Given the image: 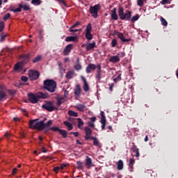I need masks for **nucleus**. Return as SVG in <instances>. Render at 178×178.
<instances>
[{
  "instance_id": "nucleus-1",
  "label": "nucleus",
  "mask_w": 178,
  "mask_h": 178,
  "mask_svg": "<svg viewBox=\"0 0 178 178\" xmlns=\"http://www.w3.org/2000/svg\"><path fill=\"white\" fill-rule=\"evenodd\" d=\"M49 97L48 93H43L42 92H38L35 95L33 93H29L28 98L31 104H38L39 99H47Z\"/></svg>"
},
{
  "instance_id": "nucleus-2",
  "label": "nucleus",
  "mask_w": 178,
  "mask_h": 178,
  "mask_svg": "<svg viewBox=\"0 0 178 178\" xmlns=\"http://www.w3.org/2000/svg\"><path fill=\"white\" fill-rule=\"evenodd\" d=\"M56 81L54 79H46L43 82V88L49 92H55L56 91Z\"/></svg>"
},
{
  "instance_id": "nucleus-3",
  "label": "nucleus",
  "mask_w": 178,
  "mask_h": 178,
  "mask_svg": "<svg viewBox=\"0 0 178 178\" xmlns=\"http://www.w3.org/2000/svg\"><path fill=\"white\" fill-rule=\"evenodd\" d=\"M118 15L120 20L129 21L130 19H131V11L126 10L124 12V8L120 6L118 8Z\"/></svg>"
},
{
  "instance_id": "nucleus-4",
  "label": "nucleus",
  "mask_w": 178,
  "mask_h": 178,
  "mask_svg": "<svg viewBox=\"0 0 178 178\" xmlns=\"http://www.w3.org/2000/svg\"><path fill=\"white\" fill-rule=\"evenodd\" d=\"M101 10V5L95 4V6H91L89 8V12L94 19L98 18V11Z\"/></svg>"
},
{
  "instance_id": "nucleus-5",
  "label": "nucleus",
  "mask_w": 178,
  "mask_h": 178,
  "mask_svg": "<svg viewBox=\"0 0 178 178\" xmlns=\"http://www.w3.org/2000/svg\"><path fill=\"white\" fill-rule=\"evenodd\" d=\"M42 108L48 112H54V111L56 109V107L54 105V102L51 101L46 102V103L42 106Z\"/></svg>"
},
{
  "instance_id": "nucleus-6",
  "label": "nucleus",
  "mask_w": 178,
  "mask_h": 178,
  "mask_svg": "<svg viewBox=\"0 0 178 178\" xmlns=\"http://www.w3.org/2000/svg\"><path fill=\"white\" fill-rule=\"evenodd\" d=\"M28 74L31 81L38 80V79L40 78V72L34 70H29Z\"/></svg>"
},
{
  "instance_id": "nucleus-7",
  "label": "nucleus",
  "mask_w": 178,
  "mask_h": 178,
  "mask_svg": "<svg viewBox=\"0 0 178 178\" xmlns=\"http://www.w3.org/2000/svg\"><path fill=\"white\" fill-rule=\"evenodd\" d=\"M22 9L24 10L25 12H28V10H30V5L29 4H22L19 3L18 5V8L15 9H11V12H14V13H16L17 12H22Z\"/></svg>"
},
{
  "instance_id": "nucleus-8",
  "label": "nucleus",
  "mask_w": 178,
  "mask_h": 178,
  "mask_svg": "<svg viewBox=\"0 0 178 178\" xmlns=\"http://www.w3.org/2000/svg\"><path fill=\"white\" fill-rule=\"evenodd\" d=\"M50 130H51V131H58L59 134L62 135L63 138L67 137V131L65 129H60L58 127H51Z\"/></svg>"
},
{
  "instance_id": "nucleus-9",
  "label": "nucleus",
  "mask_w": 178,
  "mask_h": 178,
  "mask_svg": "<svg viewBox=\"0 0 178 178\" xmlns=\"http://www.w3.org/2000/svg\"><path fill=\"white\" fill-rule=\"evenodd\" d=\"M21 63L22 65H26L30 62V54H22L20 56Z\"/></svg>"
},
{
  "instance_id": "nucleus-10",
  "label": "nucleus",
  "mask_w": 178,
  "mask_h": 178,
  "mask_svg": "<svg viewBox=\"0 0 178 178\" xmlns=\"http://www.w3.org/2000/svg\"><path fill=\"white\" fill-rule=\"evenodd\" d=\"M84 130L86 133L85 140H90V138L92 137L91 134H92V131L88 127H85Z\"/></svg>"
},
{
  "instance_id": "nucleus-11",
  "label": "nucleus",
  "mask_w": 178,
  "mask_h": 178,
  "mask_svg": "<svg viewBox=\"0 0 178 178\" xmlns=\"http://www.w3.org/2000/svg\"><path fill=\"white\" fill-rule=\"evenodd\" d=\"M72 49H73V44H67L63 51V55H65V56L69 55V53L72 52Z\"/></svg>"
},
{
  "instance_id": "nucleus-12",
  "label": "nucleus",
  "mask_w": 178,
  "mask_h": 178,
  "mask_svg": "<svg viewBox=\"0 0 178 178\" xmlns=\"http://www.w3.org/2000/svg\"><path fill=\"white\" fill-rule=\"evenodd\" d=\"M97 69V65L95 64L90 63L86 68V73H91L92 70H95Z\"/></svg>"
},
{
  "instance_id": "nucleus-13",
  "label": "nucleus",
  "mask_w": 178,
  "mask_h": 178,
  "mask_svg": "<svg viewBox=\"0 0 178 178\" xmlns=\"http://www.w3.org/2000/svg\"><path fill=\"white\" fill-rule=\"evenodd\" d=\"M35 130H38V131H42L44 130V120L37 122Z\"/></svg>"
},
{
  "instance_id": "nucleus-14",
  "label": "nucleus",
  "mask_w": 178,
  "mask_h": 178,
  "mask_svg": "<svg viewBox=\"0 0 178 178\" xmlns=\"http://www.w3.org/2000/svg\"><path fill=\"white\" fill-rule=\"evenodd\" d=\"M117 9L116 8H114L111 11V16L112 20H118L119 19V15H118Z\"/></svg>"
},
{
  "instance_id": "nucleus-15",
  "label": "nucleus",
  "mask_w": 178,
  "mask_h": 178,
  "mask_svg": "<svg viewBox=\"0 0 178 178\" xmlns=\"http://www.w3.org/2000/svg\"><path fill=\"white\" fill-rule=\"evenodd\" d=\"M81 79L83 81V90L85 92H88V91H90V86H88V83H87V80L84 76H81Z\"/></svg>"
},
{
  "instance_id": "nucleus-16",
  "label": "nucleus",
  "mask_w": 178,
  "mask_h": 178,
  "mask_svg": "<svg viewBox=\"0 0 178 178\" xmlns=\"http://www.w3.org/2000/svg\"><path fill=\"white\" fill-rule=\"evenodd\" d=\"M74 94L75 97H80V95H81V87L80 85L77 84L76 86Z\"/></svg>"
},
{
  "instance_id": "nucleus-17",
  "label": "nucleus",
  "mask_w": 178,
  "mask_h": 178,
  "mask_svg": "<svg viewBox=\"0 0 178 178\" xmlns=\"http://www.w3.org/2000/svg\"><path fill=\"white\" fill-rule=\"evenodd\" d=\"M92 165V160L88 156L85 159V166L88 167V169H90Z\"/></svg>"
},
{
  "instance_id": "nucleus-18",
  "label": "nucleus",
  "mask_w": 178,
  "mask_h": 178,
  "mask_svg": "<svg viewBox=\"0 0 178 178\" xmlns=\"http://www.w3.org/2000/svg\"><path fill=\"white\" fill-rule=\"evenodd\" d=\"M37 123H38V122L37 121V120H31V121H29V129H32L33 130H35V128L37 127Z\"/></svg>"
},
{
  "instance_id": "nucleus-19",
  "label": "nucleus",
  "mask_w": 178,
  "mask_h": 178,
  "mask_svg": "<svg viewBox=\"0 0 178 178\" xmlns=\"http://www.w3.org/2000/svg\"><path fill=\"white\" fill-rule=\"evenodd\" d=\"M118 37L122 42H129V41H131V39L130 38L126 39L122 33H118Z\"/></svg>"
},
{
  "instance_id": "nucleus-20",
  "label": "nucleus",
  "mask_w": 178,
  "mask_h": 178,
  "mask_svg": "<svg viewBox=\"0 0 178 178\" xmlns=\"http://www.w3.org/2000/svg\"><path fill=\"white\" fill-rule=\"evenodd\" d=\"M8 97V95H6V92L3 91V90L1 89L0 90V102H2L6 99Z\"/></svg>"
},
{
  "instance_id": "nucleus-21",
  "label": "nucleus",
  "mask_w": 178,
  "mask_h": 178,
  "mask_svg": "<svg viewBox=\"0 0 178 178\" xmlns=\"http://www.w3.org/2000/svg\"><path fill=\"white\" fill-rule=\"evenodd\" d=\"M109 62H111V63H119L120 58L118 56H111L109 58Z\"/></svg>"
},
{
  "instance_id": "nucleus-22",
  "label": "nucleus",
  "mask_w": 178,
  "mask_h": 178,
  "mask_svg": "<svg viewBox=\"0 0 178 178\" xmlns=\"http://www.w3.org/2000/svg\"><path fill=\"white\" fill-rule=\"evenodd\" d=\"M74 75V70H69L66 75H65V77L66 79H67L68 80H70L72 79H73V76Z\"/></svg>"
},
{
  "instance_id": "nucleus-23",
  "label": "nucleus",
  "mask_w": 178,
  "mask_h": 178,
  "mask_svg": "<svg viewBox=\"0 0 178 178\" xmlns=\"http://www.w3.org/2000/svg\"><path fill=\"white\" fill-rule=\"evenodd\" d=\"M76 42L77 41V36H68L65 38V42Z\"/></svg>"
},
{
  "instance_id": "nucleus-24",
  "label": "nucleus",
  "mask_w": 178,
  "mask_h": 178,
  "mask_svg": "<svg viewBox=\"0 0 178 178\" xmlns=\"http://www.w3.org/2000/svg\"><path fill=\"white\" fill-rule=\"evenodd\" d=\"M96 43L95 42H92V43H89L86 44V51H91V49H94L95 48Z\"/></svg>"
},
{
  "instance_id": "nucleus-25",
  "label": "nucleus",
  "mask_w": 178,
  "mask_h": 178,
  "mask_svg": "<svg viewBox=\"0 0 178 178\" xmlns=\"http://www.w3.org/2000/svg\"><path fill=\"white\" fill-rule=\"evenodd\" d=\"M76 108L78 109V111H79V112H84L87 106H86L84 104H79L76 105Z\"/></svg>"
},
{
  "instance_id": "nucleus-26",
  "label": "nucleus",
  "mask_w": 178,
  "mask_h": 178,
  "mask_svg": "<svg viewBox=\"0 0 178 178\" xmlns=\"http://www.w3.org/2000/svg\"><path fill=\"white\" fill-rule=\"evenodd\" d=\"M63 124H65V126H66V127H67V130L69 131L73 130V124H72L71 123H70L67 121H64L63 122Z\"/></svg>"
},
{
  "instance_id": "nucleus-27",
  "label": "nucleus",
  "mask_w": 178,
  "mask_h": 178,
  "mask_svg": "<svg viewBox=\"0 0 178 178\" xmlns=\"http://www.w3.org/2000/svg\"><path fill=\"white\" fill-rule=\"evenodd\" d=\"M117 169L118 170H123V161L119 160L117 162Z\"/></svg>"
},
{
  "instance_id": "nucleus-28",
  "label": "nucleus",
  "mask_w": 178,
  "mask_h": 178,
  "mask_svg": "<svg viewBox=\"0 0 178 178\" xmlns=\"http://www.w3.org/2000/svg\"><path fill=\"white\" fill-rule=\"evenodd\" d=\"M90 139L93 140V145H95V147H99V140H98V138L92 136Z\"/></svg>"
},
{
  "instance_id": "nucleus-29",
  "label": "nucleus",
  "mask_w": 178,
  "mask_h": 178,
  "mask_svg": "<svg viewBox=\"0 0 178 178\" xmlns=\"http://www.w3.org/2000/svg\"><path fill=\"white\" fill-rule=\"evenodd\" d=\"M100 116L102 117L100 122L101 123L106 122V118L105 117V112L101 111Z\"/></svg>"
},
{
  "instance_id": "nucleus-30",
  "label": "nucleus",
  "mask_w": 178,
  "mask_h": 178,
  "mask_svg": "<svg viewBox=\"0 0 178 178\" xmlns=\"http://www.w3.org/2000/svg\"><path fill=\"white\" fill-rule=\"evenodd\" d=\"M76 120H78V128L83 129V126H84V122H83V120L81 118H76Z\"/></svg>"
},
{
  "instance_id": "nucleus-31",
  "label": "nucleus",
  "mask_w": 178,
  "mask_h": 178,
  "mask_svg": "<svg viewBox=\"0 0 178 178\" xmlns=\"http://www.w3.org/2000/svg\"><path fill=\"white\" fill-rule=\"evenodd\" d=\"M76 164H77L78 170H83V169H84V165H83V162L79 161L76 162Z\"/></svg>"
},
{
  "instance_id": "nucleus-32",
  "label": "nucleus",
  "mask_w": 178,
  "mask_h": 178,
  "mask_svg": "<svg viewBox=\"0 0 178 178\" xmlns=\"http://www.w3.org/2000/svg\"><path fill=\"white\" fill-rule=\"evenodd\" d=\"M52 126V120H49L47 123H44V129H49Z\"/></svg>"
},
{
  "instance_id": "nucleus-33",
  "label": "nucleus",
  "mask_w": 178,
  "mask_h": 178,
  "mask_svg": "<svg viewBox=\"0 0 178 178\" xmlns=\"http://www.w3.org/2000/svg\"><path fill=\"white\" fill-rule=\"evenodd\" d=\"M41 59H42V56L39 55V56L35 57L34 59L32 60V62H33V63H37V62H40V60H41Z\"/></svg>"
},
{
  "instance_id": "nucleus-34",
  "label": "nucleus",
  "mask_w": 178,
  "mask_h": 178,
  "mask_svg": "<svg viewBox=\"0 0 178 178\" xmlns=\"http://www.w3.org/2000/svg\"><path fill=\"white\" fill-rule=\"evenodd\" d=\"M75 70H81V65H80L79 60H76V64L74 65Z\"/></svg>"
},
{
  "instance_id": "nucleus-35",
  "label": "nucleus",
  "mask_w": 178,
  "mask_h": 178,
  "mask_svg": "<svg viewBox=\"0 0 178 178\" xmlns=\"http://www.w3.org/2000/svg\"><path fill=\"white\" fill-rule=\"evenodd\" d=\"M140 19V15L138 14H136L135 16L131 17L129 20L132 22L134 23V22H137Z\"/></svg>"
},
{
  "instance_id": "nucleus-36",
  "label": "nucleus",
  "mask_w": 178,
  "mask_h": 178,
  "mask_svg": "<svg viewBox=\"0 0 178 178\" xmlns=\"http://www.w3.org/2000/svg\"><path fill=\"white\" fill-rule=\"evenodd\" d=\"M91 31H92V26L91 23H89L86 26V33H91Z\"/></svg>"
},
{
  "instance_id": "nucleus-37",
  "label": "nucleus",
  "mask_w": 178,
  "mask_h": 178,
  "mask_svg": "<svg viewBox=\"0 0 178 178\" xmlns=\"http://www.w3.org/2000/svg\"><path fill=\"white\" fill-rule=\"evenodd\" d=\"M68 115L70 116H74V118H77V116H79V113H77L76 112H74L72 110L68 111Z\"/></svg>"
},
{
  "instance_id": "nucleus-38",
  "label": "nucleus",
  "mask_w": 178,
  "mask_h": 178,
  "mask_svg": "<svg viewBox=\"0 0 178 178\" xmlns=\"http://www.w3.org/2000/svg\"><path fill=\"white\" fill-rule=\"evenodd\" d=\"M86 38L88 41H91L93 38L92 34H91V33H86Z\"/></svg>"
},
{
  "instance_id": "nucleus-39",
  "label": "nucleus",
  "mask_w": 178,
  "mask_h": 178,
  "mask_svg": "<svg viewBox=\"0 0 178 178\" xmlns=\"http://www.w3.org/2000/svg\"><path fill=\"white\" fill-rule=\"evenodd\" d=\"M161 22L163 26H164L165 27L168 26V22L163 17H161Z\"/></svg>"
},
{
  "instance_id": "nucleus-40",
  "label": "nucleus",
  "mask_w": 178,
  "mask_h": 178,
  "mask_svg": "<svg viewBox=\"0 0 178 178\" xmlns=\"http://www.w3.org/2000/svg\"><path fill=\"white\" fill-rule=\"evenodd\" d=\"M22 63H18L17 64L15 65V70H21L22 69Z\"/></svg>"
},
{
  "instance_id": "nucleus-41",
  "label": "nucleus",
  "mask_w": 178,
  "mask_h": 178,
  "mask_svg": "<svg viewBox=\"0 0 178 178\" xmlns=\"http://www.w3.org/2000/svg\"><path fill=\"white\" fill-rule=\"evenodd\" d=\"M97 68V73H102V65L100 63L97 64L96 65V69Z\"/></svg>"
},
{
  "instance_id": "nucleus-42",
  "label": "nucleus",
  "mask_w": 178,
  "mask_h": 178,
  "mask_svg": "<svg viewBox=\"0 0 178 178\" xmlns=\"http://www.w3.org/2000/svg\"><path fill=\"white\" fill-rule=\"evenodd\" d=\"M4 29H5V23L2 21H0V33H2Z\"/></svg>"
},
{
  "instance_id": "nucleus-43",
  "label": "nucleus",
  "mask_w": 178,
  "mask_h": 178,
  "mask_svg": "<svg viewBox=\"0 0 178 178\" xmlns=\"http://www.w3.org/2000/svg\"><path fill=\"white\" fill-rule=\"evenodd\" d=\"M122 80V74H120L116 78L113 79L114 83H118Z\"/></svg>"
},
{
  "instance_id": "nucleus-44",
  "label": "nucleus",
  "mask_w": 178,
  "mask_h": 178,
  "mask_svg": "<svg viewBox=\"0 0 178 178\" xmlns=\"http://www.w3.org/2000/svg\"><path fill=\"white\" fill-rule=\"evenodd\" d=\"M32 5H41V0H32Z\"/></svg>"
},
{
  "instance_id": "nucleus-45",
  "label": "nucleus",
  "mask_w": 178,
  "mask_h": 178,
  "mask_svg": "<svg viewBox=\"0 0 178 178\" xmlns=\"http://www.w3.org/2000/svg\"><path fill=\"white\" fill-rule=\"evenodd\" d=\"M118 45V40L116 39H113L111 41V47L113 48H115Z\"/></svg>"
},
{
  "instance_id": "nucleus-46",
  "label": "nucleus",
  "mask_w": 178,
  "mask_h": 178,
  "mask_svg": "<svg viewBox=\"0 0 178 178\" xmlns=\"http://www.w3.org/2000/svg\"><path fill=\"white\" fill-rule=\"evenodd\" d=\"M65 98L61 97L57 99V106H60L62 105V101H63Z\"/></svg>"
},
{
  "instance_id": "nucleus-47",
  "label": "nucleus",
  "mask_w": 178,
  "mask_h": 178,
  "mask_svg": "<svg viewBox=\"0 0 178 178\" xmlns=\"http://www.w3.org/2000/svg\"><path fill=\"white\" fill-rule=\"evenodd\" d=\"M117 56L118 57V59H120V58H124V56H126V54L124 52H121L118 54Z\"/></svg>"
},
{
  "instance_id": "nucleus-48",
  "label": "nucleus",
  "mask_w": 178,
  "mask_h": 178,
  "mask_svg": "<svg viewBox=\"0 0 178 178\" xmlns=\"http://www.w3.org/2000/svg\"><path fill=\"white\" fill-rule=\"evenodd\" d=\"M9 17H10V13H7L4 15L3 20L4 22H6V20H8V19H9Z\"/></svg>"
},
{
  "instance_id": "nucleus-49",
  "label": "nucleus",
  "mask_w": 178,
  "mask_h": 178,
  "mask_svg": "<svg viewBox=\"0 0 178 178\" xmlns=\"http://www.w3.org/2000/svg\"><path fill=\"white\" fill-rule=\"evenodd\" d=\"M134 163H136V160H134V159H130L129 163V166L134 165Z\"/></svg>"
},
{
  "instance_id": "nucleus-50",
  "label": "nucleus",
  "mask_w": 178,
  "mask_h": 178,
  "mask_svg": "<svg viewBox=\"0 0 178 178\" xmlns=\"http://www.w3.org/2000/svg\"><path fill=\"white\" fill-rule=\"evenodd\" d=\"M5 38H6V34H5V33H1V39H0L1 42L5 41Z\"/></svg>"
},
{
  "instance_id": "nucleus-51",
  "label": "nucleus",
  "mask_w": 178,
  "mask_h": 178,
  "mask_svg": "<svg viewBox=\"0 0 178 178\" xmlns=\"http://www.w3.org/2000/svg\"><path fill=\"white\" fill-rule=\"evenodd\" d=\"M138 6H143L144 5V0H137Z\"/></svg>"
},
{
  "instance_id": "nucleus-52",
  "label": "nucleus",
  "mask_w": 178,
  "mask_h": 178,
  "mask_svg": "<svg viewBox=\"0 0 178 178\" xmlns=\"http://www.w3.org/2000/svg\"><path fill=\"white\" fill-rule=\"evenodd\" d=\"M74 28H70V33H77V31H80L81 29H73Z\"/></svg>"
},
{
  "instance_id": "nucleus-53",
  "label": "nucleus",
  "mask_w": 178,
  "mask_h": 178,
  "mask_svg": "<svg viewBox=\"0 0 178 178\" xmlns=\"http://www.w3.org/2000/svg\"><path fill=\"white\" fill-rule=\"evenodd\" d=\"M139 151H140L139 149L134 151V152H135V154H136V155H135L136 158H138V156H140V152Z\"/></svg>"
},
{
  "instance_id": "nucleus-54",
  "label": "nucleus",
  "mask_w": 178,
  "mask_h": 178,
  "mask_svg": "<svg viewBox=\"0 0 178 178\" xmlns=\"http://www.w3.org/2000/svg\"><path fill=\"white\" fill-rule=\"evenodd\" d=\"M133 146L131 147V150L133 151V152H134V151L138 149V148H137V146H136V144L134 143H132Z\"/></svg>"
},
{
  "instance_id": "nucleus-55",
  "label": "nucleus",
  "mask_w": 178,
  "mask_h": 178,
  "mask_svg": "<svg viewBox=\"0 0 178 178\" xmlns=\"http://www.w3.org/2000/svg\"><path fill=\"white\" fill-rule=\"evenodd\" d=\"M21 80H22V81H28L29 78L26 76H21Z\"/></svg>"
},
{
  "instance_id": "nucleus-56",
  "label": "nucleus",
  "mask_w": 178,
  "mask_h": 178,
  "mask_svg": "<svg viewBox=\"0 0 178 178\" xmlns=\"http://www.w3.org/2000/svg\"><path fill=\"white\" fill-rule=\"evenodd\" d=\"M53 170L55 173H58V170H60V168L59 166L54 167Z\"/></svg>"
},
{
  "instance_id": "nucleus-57",
  "label": "nucleus",
  "mask_w": 178,
  "mask_h": 178,
  "mask_svg": "<svg viewBox=\"0 0 178 178\" xmlns=\"http://www.w3.org/2000/svg\"><path fill=\"white\" fill-rule=\"evenodd\" d=\"M77 26H80V22H77L76 24L72 25L70 29H75V27H77Z\"/></svg>"
},
{
  "instance_id": "nucleus-58",
  "label": "nucleus",
  "mask_w": 178,
  "mask_h": 178,
  "mask_svg": "<svg viewBox=\"0 0 178 178\" xmlns=\"http://www.w3.org/2000/svg\"><path fill=\"white\" fill-rule=\"evenodd\" d=\"M102 77H101V72L97 73L96 74V79L97 80H101Z\"/></svg>"
},
{
  "instance_id": "nucleus-59",
  "label": "nucleus",
  "mask_w": 178,
  "mask_h": 178,
  "mask_svg": "<svg viewBox=\"0 0 178 178\" xmlns=\"http://www.w3.org/2000/svg\"><path fill=\"white\" fill-rule=\"evenodd\" d=\"M88 126H89V127H95V124H93V122H88Z\"/></svg>"
},
{
  "instance_id": "nucleus-60",
  "label": "nucleus",
  "mask_w": 178,
  "mask_h": 178,
  "mask_svg": "<svg viewBox=\"0 0 178 178\" xmlns=\"http://www.w3.org/2000/svg\"><path fill=\"white\" fill-rule=\"evenodd\" d=\"M8 92L10 95H15V91L13 90H8Z\"/></svg>"
},
{
  "instance_id": "nucleus-61",
  "label": "nucleus",
  "mask_w": 178,
  "mask_h": 178,
  "mask_svg": "<svg viewBox=\"0 0 178 178\" xmlns=\"http://www.w3.org/2000/svg\"><path fill=\"white\" fill-rule=\"evenodd\" d=\"M17 173V168H15L13 171H12V175H15Z\"/></svg>"
},
{
  "instance_id": "nucleus-62",
  "label": "nucleus",
  "mask_w": 178,
  "mask_h": 178,
  "mask_svg": "<svg viewBox=\"0 0 178 178\" xmlns=\"http://www.w3.org/2000/svg\"><path fill=\"white\" fill-rule=\"evenodd\" d=\"M60 170H63L65 168H66V164H61L60 166H59Z\"/></svg>"
},
{
  "instance_id": "nucleus-63",
  "label": "nucleus",
  "mask_w": 178,
  "mask_h": 178,
  "mask_svg": "<svg viewBox=\"0 0 178 178\" xmlns=\"http://www.w3.org/2000/svg\"><path fill=\"white\" fill-rule=\"evenodd\" d=\"M102 124V130H105V126H106V122H101Z\"/></svg>"
},
{
  "instance_id": "nucleus-64",
  "label": "nucleus",
  "mask_w": 178,
  "mask_h": 178,
  "mask_svg": "<svg viewBox=\"0 0 178 178\" xmlns=\"http://www.w3.org/2000/svg\"><path fill=\"white\" fill-rule=\"evenodd\" d=\"M168 0H162L161 1V5H166V3H168Z\"/></svg>"
}]
</instances>
